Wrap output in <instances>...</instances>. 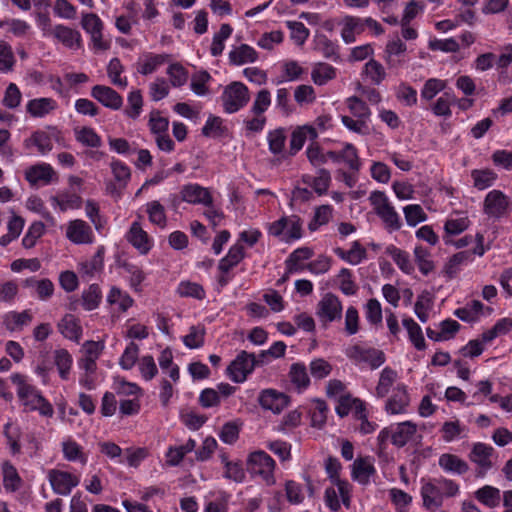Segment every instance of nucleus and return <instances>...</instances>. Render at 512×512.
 Returning <instances> with one entry per match:
<instances>
[{
  "label": "nucleus",
  "mask_w": 512,
  "mask_h": 512,
  "mask_svg": "<svg viewBox=\"0 0 512 512\" xmlns=\"http://www.w3.org/2000/svg\"><path fill=\"white\" fill-rule=\"evenodd\" d=\"M483 309V304L478 300L467 303L464 307L454 311V315L465 322H475Z\"/></svg>",
  "instance_id": "c9c22d12"
},
{
  "label": "nucleus",
  "mask_w": 512,
  "mask_h": 512,
  "mask_svg": "<svg viewBox=\"0 0 512 512\" xmlns=\"http://www.w3.org/2000/svg\"><path fill=\"white\" fill-rule=\"evenodd\" d=\"M3 485L7 491L15 492L21 485V478L16 468L9 462L2 466Z\"/></svg>",
  "instance_id": "ea45409f"
},
{
  "label": "nucleus",
  "mask_w": 512,
  "mask_h": 512,
  "mask_svg": "<svg viewBox=\"0 0 512 512\" xmlns=\"http://www.w3.org/2000/svg\"><path fill=\"white\" fill-rule=\"evenodd\" d=\"M302 225L300 217L297 215L289 216L287 222V228L285 229L283 240L289 242L291 240H297L302 237Z\"/></svg>",
  "instance_id": "4d7b16f0"
},
{
  "label": "nucleus",
  "mask_w": 512,
  "mask_h": 512,
  "mask_svg": "<svg viewBox=\"0 0 512 512\" xmlns=\"http://www.w3.org/2000/svg\"><path fill=\"white\" fill-rule=\"evenodd\" d=\"M476 498L484 505L490 508H494L500 503V490L495 487L486 485L476 492Z\"/></svg>",
  "instance_id": "c03bdc74"
},
{
  "label": "nucleus",
  "mask_w": 512,
  "mask_h": 512,
  "mask_svg": "<svg viewBox=\"0 0 512 512\" xmlns=\"http://www.w3.org/2000/svg\"><path fill=\"white\" fill-rule=\"evenodd\" d=\"M127 101L128 106L125 110L126 115L133 119L137 118L140 115L143 106V98L140 90L132 91L128 95Z\"/></svg>",
  "instance_id": "e2e57ef3"
},
{
  "label": "nucleus",
  "mask_w": 512,
  "mask_h": 512,
  "mask_svg": "<svg viewBox=\"0 0 512 512\" xmlns=\"http://www.w3.org/2000/svg\"><path fill=\"white\" fill-rule=\"evenodd\" d=\"M440 432L443 441L449 443L461 437L465 432V427L461 425L459 420L446 421L443 423Z\"/></svg>",
  "instance_id": "de8ad7c7"
},
{
  "label": "nucleus",
  "mask_w": 512,
  "mask_h": 512,
  "mask_svg": "<svg viewBox=\"0 0 512 512\" xmlns=\"http://www.w3.org/2000/svg\"><path fill=\"white\" fill-rule=\"evenodd\" d=\"M58 327L62 335L69 340L78 341L81 337L82 328L77 319L71 314L65 315Z\"/></svg>",
  "instance_id": "c756f323"
},
{
  "label": "nucleus",
  "mask_w": 512,
  "mask_h": 512,
  "mask_svg": "<svg viewBox=\"0 0 512 512\" xmlns=\"http://www.w3.org/2000/svg\"><path fill=\"white\" fill-rule=\"evenodd\" d=\"M406 50V44L399 38L391 40L386 44L384 60L389 69L398 70L406 64Z\"/></svg>",
  "instance_id": "9d476101"
},
{
  "label": "nucleus",
  "mask_w": 512,
  "mask_h": 512,
  "mask_svg": "<svg viewBox=\"0 0 512 512\" xmlns=\"http://www.w3.org/2000/svg\"><path fill=\"white\" fill-rule=\"evenodd\" d=\"M48 478L52 489L59 495H68L79 484V478L69 472L60 470L49 471Z\"/></svg>",
  "instance_id": "9b49d317"
},
{
  "label": "nucleus",
  "mask_w": 512,
  "mask_h": 512,
  "mask_svg": "<svg viewBox=\"0 0 512 512\" xmlns=\"http://www.w3.org/2000/svg\"><path fill=\"white\" fill-rule=\"evenodd\" d=\"M364 73L375 85H379L386 78V72L383 65L375 59H370L365 64Z\"/></svg>",
  "instance_id": "09e8293b"
},
{
  "label": "nucleus",
  "mask_w": 512,
  "mask_h": 512,
  "mask_svg": "<svg viewBox=\"0 0 512 512\" xmlns=\"http://www.w3.org/2000/svg\"><path fill=\"white\" fill-rule=\"evenodd\" d=\"M22 94L16 84L10 83L4 93L2 104L9 108L15 109L20 105Z\"/></svg>",
  "instance_id": "774afa93"
},
{
  "label": "nucleus",
  "mask_w": 512,
  "mask_h": 512,
  "mask_svg": "<svg viewBox=\"0 0 512 512\" xmlns=\"http://www.w3.org/2000/svg\"><path fill=\"white\" fill-rule=\"evenodd\" d=\"M318 137V131L316 128L311 125H303L296 128L292 134L289 143V155L294 156L297 152H299L308 139L310 141H315Z\"/></svg>",
  "instance_id": "f3484780"
},
{
  "label": "nucleus",
  "mask_w": 512,
  "mask_h": 512,
  "mask_svg": "<svg viewBox=\"0 0 512 512\" xmlns=\"http://www.w3.org/2000/svg\"><path fill=\"white\" fill-rule=\"evenodd\" d=\"M406 222L409 226H416L417 224L426 221L427 215L423 208L418 204H410L403 208Z\"/></svg>",
  "instance_id": "6e6d98bb"
},
{
  "label": "nucleus",
  "mask_w": 512,
  "mask_h": 512,
  "mask_svg": "<svg viewBox=\"0 0 512 512\" xmlns=\"http://www.w3.org/2000/svg\"><path fill=\"white\" fill-rule=\"evenodd\" d=\"M232 27L229 24H222L218 33L213 37L211 44V54L218 56L223 52L224 40L230 37L232 34Z\"/></svg>",
  "instance_id": "5fc2aeb1"
},
{
  "label": "nucleus",
  "mask_w": 512,
  "mask_h": 512,
  "mask_svg": "<svg viewBox=\"0 0 512 512\" xmlns=\"http://www.w3.org/2000/svg\"><path fill=\"white\" fill-rule=\"evenodd\" d=\"M123 72V66L118 58L110 60L107 67V74L112 84L125 88L127 86V79L121 78L120 75Z\"/></svg>",
  "instance_id": "bf43d9fd"
},
{
  "label": "nucleus",
  "mask_w": 512,
  "mask_h": 512,
  "mask_svg": "<svg viewBox=\"0 0 512 512\" xmlns=\"http://www.w3.org/2000/svg\"><path fill=\"white\" fill-rule=\"evenodd\" d=\"M103 267V256L99 250L90 260L80 263L79 273L82 277H93Z\"/></svg>",
  "instance_id": "49530a36"
},
{
  "label": "nucleus",
  "mask_w": 512,
  "mask_h": 512,
  "mask_svg": "<svg viewBox=\"0 0 512 512\" xmlns=\"http://www.w3.org/2000/svg\"><path fill=\"white\" fill-rule=\"evenodd\" d=\"M303 181L310 185L317 194L323 195L329 188L331 175L328 170L319 169L316 177L304 176Z\"/></svg>",
  "instance_id": "2f4dec72"
},
{
  "label": "nucleus",
  "mask_w": 512,
  "mask_h": 512,
  "mask_svg": "<svg viewBox=\"0 0 512 512\" xmlns=\"http://www.w3.org/2000/svg\"><path fill=\"white\" fill-rule=\"evenodd\" d=\"M257 59V52L251 46L242 44L234 48L229 53V60L234 65H243L246 63L255 62Z\"/></svg>",
  "instance_id": "cd10ccee"
},
{
  "label": "nucleus",
  "mask_w": 512,
  "mask_h": 512,
  "mask_svg": "<svg viewBox=\"0 0 512 512\" xmlns=\"http://www.w3.org/2000/svg\"><path fill=\"white\" fill-rule=\"evenodd\" d=\"M402 322L415 348L417 350H424L426 343L421 327L412 318H404Z\"/></svg>",
  "instance_id": "e433bc0d"
},
{
  "label": "nucleus",
  "mask_w": 512,
  "mask_h": 512,
  "mask_svg": "<svg viewBox=\"0 0 512 512\" xmlns=\"http://www.w3.org/2000/svg\"><path fill=\"white\" fill-rule=\"evenodd\" d=\"M439 466L447 471L459 475L465 474L469 470L467 462L454 454L445 453L439 457Z\"/></svg>",
  "instance_id": "bb28decb"
},
{
  "label": "nucleus",
  "mask_w": 512,
  "mask_h": 512,
  "mask_svg": "<svg viewBox=\"0 0 512 512\" xmlns=\"http://www.w3.org/2000/svg\"><path fill=\"white\" fill-rule=\"evenodd\" d=\"M289 397L284 393L273 389L264 390L259 397V403L263 409L280 413L288 405Z\"/></svg>",
  "instance_id": "dca6fc26"
},
{
  "label": "nucleus",
  "mask_w": 512,
  "mask_h": 512,
  "mask_svg": "<svg viewBox=\"0 0 512 512\" xmlns=\"http://www.w3.org/2000/svg\"><path fill=\"white\" fill-rule=\"evenodd\" d=\"M18 397L22 401L23 405L29 410H37L42 416H53L54 409L52 405L34 386L23 388Z\"/></svg>",
  "instance_id": "39448f33"
},
{
  "label": "nucleus",
  "mask_w": 512,
  "mask_h": 512,
  "mask_svg": "<svg viewBox=\"0 0 512 512\" xmlns=\"http://www.w3.org/2000/svg\"><path fill=\"white\" fill-rule=\"evenodd\" d=\"M91 96L103 106L112 110H119L123 104V98L121 95L109 86H93L91 89Z\"/></svg>",
  "instance_id": "4468645a"
},
{
  "label": "nucleus",
  "mask_w": 512,
  "mask_h": 512,
  "mask_svg": "<svg viewBox=\"0 0 512 512\" xmlns=\"http://www.w3.org/2000/svg\"><path fill=\"white\" fill-rule=\"evenodd\" d=\"M107 301L111 305L117 304L122 312H125L133 304V299L130 297V295L122 292L117 287L111 288L107 297Z\"/></svg>",
  "instance_id": "864d4df0"
},
{
  "label": "nucleus",
  "mask_w": 512,
  "mask_h": 512,
  "mask_svg": "<svg viewBox=\"0 0 512 512\" xmlns=\"http://www.w3.org/2000/svg\"><path fill=\"white\" fill-rule=\"evenodd\" d=\"M245 257L244 247L236 243L230 247L227 255L219 261L218 269L221 273L228 274Z\"/></svg>",
  "instance_id": "aec40b11"
},
{
  "label": "nucleus",
  "mask_w": 512,
  "mask_h": 512,
  "mask_svg": "<svg viewBox=\"0 0 512 512\" xmlns=\"http://www.w3.org/2000/svg\"><path fill=\"white\" fill-rule=\"evenodd\" d=\"M224 110L227 113H235L244 107L249 101L248 88L241 82H232L222 94Z\"/></svg>",
  "instance_id": "20e7f679"
},
{
  "label": "nucleus",
  "mask_w": 512,
  "mask_h": 512,
  "mask_svg": "<svg viewBox=\"0 0 512 512\" xmlns=\"http://www.w3.org/2000/svg\"><path fill=\"white\" fill-rule=\"evenodd\" d=\"M66 237L74 244H90L93 242V231L85 221L76 219L68 223Z\"/></svg>",
  "instance_id": "2eb2a0df"
},
{
  "label": "nucleus",
  "mask_w": 512,
  "mask_h": 512,
  "mask_svg": "<svg viewBox=\"0 0 512 512\" xmlns=\"http://www.w3.org/2000/svg\"><path fill=\"white\" fill-rule=\"evenodd\" d=\"M386 253L393 259L398 268L405 274H411L414 271V265L406 251L401 250L394 245H390L386 248Z\"/></svg>",
  "instance_id": "c85d7f7f"
},
{
  "label": "nucleus",
  "mask_w": 512,
  "mask_h": 512,
  "mask_svg": "<svg viewBox=\"0 0 512 512\" xmlns=\"http://www.w3.org/2000/svg\"><path fill=\"white\" fill-rule=\"evenodd\" d=\"M192 450V440L189 439L185 445L171 447L166 453V463L170 466H176L183 457Z\"/></svg>",
  "instance_id": "13d9d810"
},
{
  "label": "nucleus",
  "mask_w": 512,
  "mask_h": 512,
  "mask_svg": "<svg viewBox=\"0 0 512 512\" xmlns=\"http://www.w3.org/2000/svg\"><path fill=\"white\" fill-rule=\"evenodd\" d=\"M247 469L252 475L261 477L267 485L275 483V461L265 451L258 450L250 453L247 459Z\"/></svg>",
  "instance_id": "7ed1b4c3"
},
{
  "label": "nucleus",
  "mask_w": 512,
  "mask_h": 512,
  "mask_svg": "<svg viewBox=\"0 0 512 512\" xmlns=\"http://www.w3.org/2000/svg\"><path fill=\"white\" fill-rule=\"evenodd\" d=\"M15 62L16 60L11 46L7 42L0 40V72H11Z\"/></svg>",
  "instance_id": "603ef678"
},
{
  "label": "nucleus",
  "mask_w": 512,
  "mask_h": 512,
  "mask_svg": "<svg viewBox=\"0 0 512 512\" xmlns=\"http://www.w3.org/2000/svg\"><path fill=\"white\" fill-rule=\"evenodd\" d=\"M291 383L299 390H305L310 385V378L303 363H293L289 370Z\"/></svg>",
  "instance_id": "7c9ffc66"
},
{
  "label": "nucleus",
  "mask_w": 512,
  "mask_h": 512,
  "mask_svg": "<svg viewBox=\"0 0 512 512\" xmlns=\"http://www.w3.org/2000/svg\"><path fill=\"white\" fill-rule=\"evenodd\" d=\"M62 450L64 457L68 461L80 460L82 463L86 462V457L82 452V448L73 440H67L62 443Z\"/></svg>",
  "instance_id": "052dcab7"
},
{
  "label": "nucleus",
  "mask_w": 512,
  "mask_h": 512,
  "mask_svg": "<svg viewBox=\"0 0 512 512\" xmlns=\"http://www.w3.org/2000/svg\"><path fill=\"white\" fill-rule=\"evenodd\" d=\"M493 452L494 448L487 444L478 442L473 445V448L469 454V459L479 467V476H483L489 469L492 468L493 463L491 457Z\"/></svg>",
  "instance_id": "ddd939ff"
},
{
  "label": "nucleus",
  "mask_w": 512,
  "mask_h": 512,
  "mask_svg": "<svg viewBox=\"0 0 512 512\" xmlns=\"http://www.w3.org/2000/svg\"><path fill=\"white\" fill-rule=\"evenodd\" d=\"M26 148L36 146L41 154H46L52 149V140L49 134L44 131L34 132L30 138L24 141Z\"/></svg>",
  "instance_id": "58836bf2"
},
{
  "label": "nucleus",
  "mask_w": 512,
  "mask_h": 512,
  "mask_svg": "<svg viewBox=\"0 0 512 512\" xmlns=\"http://www.w3.org/2000/svg\"><path fill=\"white\" fill-rule=\"evenodd\" d=\"M269 151L274 155L282 154L286 143V134L284 128L271 130L267 134Z\"/></svg>",
  "instance_id": "a19ab883"
},
{
  "label": "nucleus",
  "mask_w": 512,
  "mask_h": 512,
  "mask_svg": "<svg viewBox=\"0 0 512 512\" xmlns=\"http://www.w3.org/2000/svg\"><path fill=\"white\" fill-rule=\"evenodd\" d=\"M417 431L416 424L406 421L399 423L392 431L391 441L397 447L405 446Z\"/></svg>",
  "instance_id": "b1692460"
},
{
  "label": "nucleus",
  "mask_w": 512,
  "mask_h": 512,
  "mask_svg": "<svg viewBox=\"0 0 512 512\" xmlns=\"http://www.w3.org/2000/svg\"><path fill=\"white\" fill-rule=\"evenodd\" d=\"M54 363L59 371V375L63 380L68 379V375L72 366V357L66 349H57L54 351Z\"/></svg>",
  "instance_id": "a18cd8bd"
},
{
  "label": "nucleus",
  "mask_w": 512,
  "mask_h": 512,
  "mask_svg": "<svg viewBox=\"0 0 512 512\" xmlns=\"http://www.w3.org/2000/svg\"><path fill=\"white\" fill-rule=\"evenodd\" d=\"M102 300V291L99 285L91 284L82 292L81 305L87 311L96 309Z\"/></svg>",
  "instance_id": "72a5a7b5"
},
{
  "label": "nucleus",
  "mask_w": 512,
  "mask_h": 512,
  "mask_svg": "<svg viewBox=\"0 0 512 512\" xmlns=\"http://www.w3.org/2000/svg\"><path fill=\"white\" fill-rule=\"evenodd\" d=\"M471 177L474 187L479 190H484L493 185L497 175L490 169H475L471 172Z\"/></svg>",
  "instance_id": "79ce46f5"
},
{
  "label": "nucleus",
  "mask_w": 512,
  "mask_h": 512,
  "mask_svg": "<svg viewBox=\"0 0 512 512\" xmlns=\"http://www.w3.org/2000/svg\"><path fill=\"white\" fill-rule=\"evenodd\" d=\"M54 37L68 48L81 47V34L64 25H57L53 29Z\"/></svg>",
  "instance_id": "4be33fe9"
},
{
  "label": "nucleus",
  "mask_w": 512,
  "mask_h": 512,
  "mask_svg": "<svg viewBox=\"0 0 512 512\" xmlns=\"http://www.w3.org/2000/svg\"><path fill=\"white\" fill-rule=\"evenodd\" d=\"M409 404V396L404 388L397 387L393 396L388 400L386 409L392 414H398L405 411Z\"/></svg>",
  "instance_id": "f704fd0d"
},
{
  "label": "nucleus",
  "mask_w": 512,
  "mask_h": 512,
  "mask_svg": "<svg viewBox=\"0 0 512 512\" xmlns=\"http://www.w3.org/2000/svg\"><path fill=\"white\" fill-rule=\"evenodd\" d=\"M316 315L324 324L340 320L342 317L340 299L332 293L325 294L317 305Z\"/></svg>",
  "instance_id": "6e6552de"
},
{
  "label": "nucleus",
  "mask_w": 512,
  "mask_h": 512,
  "mask_svg": "<svg viewBox=\"0 0 512 512\" xmlns=\"http://www.w3.org/2000/svg\"><path fill=\"white\" fill-rule=\"evenodd\" d=\"M343 28L341 37L347 44L355 41V35L361 34L364 31L363 19L353 16H345L343 21Z\"/></svg>",
  "instance_id": "393cba45"
},
{
  "label": "nucleus",
  "mask_w": 512,
  "mask_h": 512,
  "mask_svg": "<svg viewBox=\"0 0 512 512\" xmlns=\"http://www.w3.org/2000/svg\"><path fill=\"white\" fill-rule=\"evenodd\" d=\"M126 240L142 255H146L153 246L151 238L138 221L131 224Z\"/></svg>",
  "instance_id": "f8f14e48"
},
{
  "label": "nucleus",
  "mask_w": 512,
  "mask_h": 512,
  "mask_svg": "<svg viewBox=\"0 0 512 512\" xmlns=\"http://www.w3.org/2000/svg\"><path fill=\"white\" fill-rule=\"evenodd\" d=\"M346 356L356 363H367L371 369L379 368L386 360L383 351L353 345L346 350Z\"/></svg>",
  "instance_id": "423d86ee"
},
{
  "label": "nucleus",
  "mask_w": 512,
  "mask_h": 512,
  "mask_svg": "<svg viewBox=\"0 0 512 512\" xmlns=\"http://www.w3.org/2000/svg\"><path fill=\"white\" fill-rule=\"evenodd\" d=\"M167 54L146 53L137 62V71L142 75H149L155 72L168 60Z\"/></svg>",
  "instance_id": "6ab92c4d"
},
{
  "label": "nucleus",
  "mask_w": 512,
  "mask_h": 512,
  "mask_svg": "<svg viewBox=\"0 0 512 512\" xmlns=\"http://www.w3.org/2000/svg\"><path fill=\"white\" fill-rule=\"evenodd\" d=\"M414 256L421 273L427 275L434 270V263L430 259V252L427 249L422 246H416Z\"/></svg>",
  "instance_id": "3c124183"
},
{
  "label": "nucleus",
  "mask_w": 512,
  "mask_h": 512,
  "mask_svg": "<svg viewBox=\"0 0 512 512\" xmlns=\"http://www.w3.org/2000/svg\"><path fill=\"white\" fill-rule=\"evenodd\" d=\"M375 468L369 458H358L352 465V477L361 484H367Z\"/></svg>",
  "instance_id": "a878e982"
},
{
  "label": "nucleus",
  "mask_w": 512,
  "mask_h": 512,
  "mask_svg": "<svg viewBox=\"0 0 512 512\" xmlns=\"http://www.w3.org/2000/svg\"><path fill=\"white\" fill-rule=\"evenodd\" d=\"M509 200L500 190L490 191L483 204V210L486 215L493 218H501L507 213Z\"/></svg>",
  "instance_id": "1a4fd4ad"
},
{
  "label": "nucleus",
  "mask_w": 512,
  "mask_h": 512,
  "mask_svg": "<svg viewBox=\"0 0 512 512\" xmlns=\"http://www.w3.org/2000/svg\"><path fill=\"white\" fill-rule=\"evenodd\" d=\"M334 253L351 265H357L367 257V251L359 241H354L348 251L337 247L334 249Z\"/></svg>",
  "instance_id": "5701e85b"
},
{
  "label": "nucleus",
  "mask_w": 512,
  "mask_h": 512,
  "mask_svg": "<svg viewBox=\"0 0 512 512\" xmlns=\"http://www.w3.org/2000/svg\"><path fill=\"white\" fill-rule=\"evenodd\" d=\"M255 364L254 354L242 351L227 367L228 376L236 383L244 382L248 374L253 371Z\"/></svg>",
  "instance_id": "0eeeda50"
},
{
  "label": "nucleus",
  "mask_w": 512,
  "mask_h": 512,
  "mask_svg": "<svg viewBox=\"0 0 512 512\" xmlns=\"http://www.w3.org/2000/svg\"><path fill=\"white\" fill-rule=\"evenodd\" d=\"M57 108V102L52 98H36L26 105V111L32 117H44Z\"/></svg>",
  "instance_id": "412c9836"
},
{
  "label": "nucleus",
  "mask_w": 512,
  "mask_h": 512,
  "mask_svg": "<svg viewBox=\"0 0 512 512\" xmlns=\"http://www.w3.org/2000/svg\"><path fill=\"white\" fill-rule=\"evenodd\" d=\"M313 256V250L309 247H301L294 250L285 261L288 273H293L301 269L299 263L308 260Z\"/></svg>",
  "instance_id": "4c0bfd02"
},
{
  "label": "nucleus",
  "mask_w": 512,
  "mask_h": 512,
  "mask_svg": "<svg viewBox=\"0 0 512 512\" xmlns=\"http://www.w3.org/2000/svg\"><path fill=\"white\" fill-rule=\"evenodd\" d=\"M54 175L53 168L46 163L33 165L25 171V178L31 185H47L52 182Z\"/></svg>",
  "instance_id": "a211bd4d"
},
{
  "label": "nucleus",
  "mask_w": 512,
  "mask_h": 512,
  "mask_svg": "<svg viewBox=\"0 0 512 512\" xmlns=\"http://www.w3.org/2000/svg\"><path fill=\"white\" fill-rule=\"evenodd\" d=\"M310 373L315 379H323L332 372V365L323 358H317L310 362Z\"/></svg>",
  "instance_id": "0e129e2a"
},
{
  "label": "nucleus",
  "mask_w": 512,
  "mask_h": 512,
  "mask_svg": "<svg viewBox=\"0 0 512 512\" xmlns=\"http://www.w3.org/2000/svg\"><path fill=\"white\" fill-rule=\"evenodd\" d=\"M336 77V69L327 63L316 64L311 72V78L316 85H325Z\"/></svg>",
  "instance_id": "473e14b6"
},
{
  "label": "nucleus",
  "mask_w": 512,
  "mask_h": 512,
  "mask_svg": "<svg viewBox=\"0 0 512 512\" xmlns=\"http://www.w3.org/2000/svg\"><path fill=\"white\" fill-rule=\"evenodd\" d=\"M76 140L88 147L96 148L101 145V138L92 128L88 127L76 132Z\"/></svg>",
  "instance_id": "338daca9"
},
{
  "label": "nucleus",
  "mask_w": 512,
  "mask_h": 512,
  "mask_svg": "<svg viewBox=\"0 0 512 512\" xmlns=\"http://www.w3.org/2000/svg\"><path fill=\"white\" fill-rule=\"evenodd\" d=\"M287 26L291 31L292 40L297 45L302 46L309 37V29L299 21H288Z\"/></svg>",
  "instance_id": "69168bd1"
},
{
  "label": "nucleus",
  "mask_w": 512,
  "mask_h": 512,
  "mask_svg": "<svg viewBox=\"0 0 512 512\" xmlns=\"http://www.w3.org/2000/svg\"><path fill=\"white\" fill-rule=\"evenodd\" d=\"M459 492V486L452 480L438 478L423 484L421 496L425 508L432 510L439 508L443 497H453Z\"/></svg>",
  "instance_id": "f257e3e1"
},
{
  "label": "nucleus",
  "mask_w": 512,
  "mask_h": 512,
  "mask_svg": "<svg viewBox=\"0 0 512 512\" xmlns=\"http://www.w3.org/2000/svg\"><path fill=\"white\" fill-rule=\"evenodd\" d=\"M397 378V373L390 367H385L381 373L378 384L376 386V394L378 397H384L388 394L391 386Z\"/></svg>",
  "instance_id": "37998d69"
},
{
  "label": "nucleus",
  "mask_w": 512,
  "mask_h": 512,
  "mask_svg": "<svg viewBox=\"0 0 512 512\" xmlns=\"http://www.w3.org/2000/svg\"><path fill=\"white\" fill-rule=\"evenodd\" d=\"M138 356L139 346L134 342H130L120 358L119 365L121 368L129 370L135 365Z\"/></svg>",
  "instance_id": "680f3d73"
},
{
  "label": "nucleus",
  "mask_w": 512,
  "mask_h": 512,
  "mask_svg": "<svg viewBox=\"0 0 512 512\" xmlns=\"http://www.w3.org/2000/svg\"><path fill=\"white\" fill-rule=\"evenodd\" d=\"M369 201L376 214L382 219L386 229L389 231H397L401 228L402 223L400 216L384 192L373 191L369 196Z\"/></svg>",
  "instance_id": "f03ea898"
},
{
  "label": "nucleus",
  "mask_w": 512,
  "mask_h": 512,
  "mask_svg": "<svg viewBox=\"0 0 512 512\" xmlns=\"http://www.w3.org/2000/svg\"><path fill=\"white\" fill-rule=\"evenodd\" d=\"M147 213L151 223L160 227H165L167 217L164 206L159 201H152L147 204Z\"/></svg>",
  "instance_id": "8fccbe9b"
}]
</instances>
